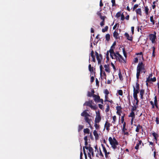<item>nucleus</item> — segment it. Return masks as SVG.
Segmentation results:
<instances>
[{
    "instance_id": "58836bf2",
    "label": "nucleus",
    "mask_w": 159,
    "mask_h": 159,
    "mask_svg": "<svg viewBox=\"0 0 159 159\" xmlns=\"http://www.w3.org/2000/svg\"><path fill=\"white\" fill-rule=\"evenodd\" d=\"M98 123H95V122L94 126L96 129H99V125L97 124Z\"/></svg>"
},
{
    "instance_id": "6ab92c4d",
    "label": "nucleus",
    "mask_w": 159,
    "mask_h": 159,
    "mask_svg": "<svg viewBox=\"0 0 159 159\" xmlns=\"http://www.w3.org/2000/svg\"><path fill=\"white\" fill-rule=\"evenodd\" d=\"M136 14L139 15L140 16H142V11L140 8H138L135 10Z\"/></svg>"
},
{
    "instance_id": "0eeeda50",
    "label": "nucleus",
    "mask_w": 159,
    "mask_h": 159,
    "mask_svg": "<svg viewBox=\"0 0 159 159\" xmlns=\"http://www.w3.org/2000/svg\"><path fill=\"white\" fill-rule=\"evenodd\" d=\"M101 117L100 113L97 114L96 118H95L94 122L95 123H99L101 120Z\"/></svg>"
},
{
    "instance_id": "6e6552de",
    "label": "nucleus",
    "mask_w": 159,
    "mask_h": 159,
    "mask_svg": "<svg viewBox=\"0 0 159 159\" xmlns=\"http://www.w3.org/2000/svg\"><path fill=\"white\" fill-rule=\"evenodd\" d=\"M102 146V147L103 148V151L105 153V157L107 158L108 157V155L110 154V152H107L106 149V148L102 144H101Z\"/></svg>"
},
{
    "instance_id": "412c9836",
    "label": "nucleus",
    "mask_w": 159,
    "mask_h": 159,
    "mask_svg": "<svg viewBox=\"0 0 159 159\" xmlns=\"http://www.w3.org/2000/svg\"><path fill=\"white\" fill-rule=\"evenodd\" d=\"M110 53V54L111 55V54H114V55L115 57H116V58L117 57V56L116 55V54L114 53V50L112 48H111L110 49V50L108 51Z\"/></svg>"
},
{
    "instance_id": "9b49d317",
    "label": "nucleus",
    "mask_w": 159,
    "mask_h": 159,
    "mask_svg": "<svg viewBox=\"0 0 159 159\" xmlns=\"http://www.w3.org/2000/svg\"><path fill=\"white\" fill-rule=\"evenodd\" d=\"M110 123H109L107 120L106 122L104 125V127L108 132L110 130Z\"/></svg>"
},
{
    "instance_id": "603ef678",
    "label": "nucleus",
    "mask_w": 159,
    "mask_h": 159,
    "mask_svg": "<svg viewBox=\"0 0 159 159\" xmlns=\"http://www.w3.org/2000/svg\"><path fill=\"white\" fill-rule=\"evenodd\" d=\"M153 48V51H152V56L153 57L155 56V48L154 47H152Z\"/></svg>"
},
{
    "instance_id": "bb28decb",
    "label": "nucleus",
    "mask_w": 159,
    "mask_h": 159,
    "mask_svg": "<svg viewBox=\"0 0 159 159\" xmlns=\"http://www.w3.org/2000/svg\"><path fill=\"white\" fill-rule=\"evenodd\" d=\"M118 75H119V77L120 79V80L121 81L123 80V78L122 76V74H121V72H120V70H119V72L118 73Z\"/></svg>"
},
{
    "instance_id": "338daca9",
    "label": "nucleus",
    "mask_w": 159,
    "mask_h": 159,
    "mask_svg": "<svg viewBox=\"0 0 159 159\" xmlns=\"http://www.w3.org/2000/svg\"><path fill=\"white\" fill-rule=\"evenodd\" d=\"M134 27L133 26H132L131 27V30L132 33V34H134Z\"/></svg>"
},
{
    "instance_id": "393cba45",
    "label": "nucleus",
    "mask_w": 159,
    "mask_h": 159,
    "mask_svg": "<svg viewBox=\"0 0 159 159\" xmlns=\"http://www.w3.org/2000/svg\"><path fill=\"white\" fill-rule=\"evenodd\" d=\"M118 33L116 31H115L113 34L114 37L116 39H117L118 38Z\"/></svg>"
},
{
    "instance_id": "2f4dec72",
    "label": "nucleus",
    "mask_w": 159,
    "mask_h": 159,
    "mask_svg": "<svg viewBox=\"0 0 159 159\" xmlns=\"http://www.w3.org/2000/svg\"><path fill=\"white\" fill-rule=\"evenodd\" d=\"M108 28V27L107 26H106L104 28L102 29V32L104 33L107 31Z\"/></svg>"
},
{
    "instance_id": "69168bd1",
    "label": "nucleus",
    "mask_w": 159,
    "mask_h": 159,
    "mask_svg": "<svg viewBox=\"0 0 159 159\" xmlns=\"http://www.w3.org/2000/svg\"><path fill=\"white\" fill-rule=\"evenodd\" d=\"M98 107L100 109H102L103 108V106L101 104H99Z\"/></svg>"
},
{
    "instance_id": "774afa93",
    "label": "nucleus",
    "mask_w": 159,
    "mask_h": 159,
    "mask_svg": "<svg viewBox=\"0 0 159 159\" xmlns=\"http://www.w3.org/2000/svg\"><path fill=\"white\" fill-rule=\"evenodd\" d=\"M150 79H151V78H150L149 77H148V78H147L146 82H149L151 81Z\"/></svg>"
},
{
    "instance_id": "dca6fc26",
    "label": "nucleus",
    "mask_w": 159,
    "mask_h": 159,
    "mask_svg": "<svg viewBox=\"0 0 159 159\" xmlns=\"http://www.w3.org/2000/svg\"><path fill=\"white\" fill-rule=\"evenodd\" d=\"M93 134L95 136V138L96 140H98L99 138V135L97 133V131L96 130H94L93 132Z\"/></svg>"
},
{
    "instance_id": "49530a36",
    "label": "nucleus",
    "mask_w": 159,
    "mask_h": 159,
    "mask_svg": "<svg viewBox=\"0 0 159 159\" xmlns=\"http://www.w3.org/2000/svg\"><path fill=\"white\" fill-rule=\"evenodd\" d=\"M138 6H139V5L138 4H135L134 5V7H133V8H132L133 9V11H134L135 10V9L137 7H138Z\"/></svg>"
},
{
    "instance_id": "ea45409f",
    "label": "nucleus",
    "mask_w": 159,
    "mask_h": 159,
    "mask_svg": "<svg viewBox=\"0 0 159 159\" xmlns=\"http://www.w3.org/2000/svg\"><path fill=\"white\" fill-rule=\"evenodd\" d=\"M103 69L102 66V65H100V75H102V71H103Z\"/></svg>"
},
{
    "instance_id": "f704fd0d",
    "label": "nucleus",
    "mask_w": 159,
    "mask_h": 159,
    "mask_svg": "<svg viewBox=\"0 0 159 159\" xmlns=\"http://www.w3.org/2000/svg\"><path fill=\"white\" fill-rule=\"evenodd\" d=\"M122 49V51H123V52L124 55V57L125 58H126L127 57V54H126V52L125 51V48H123Z\"/></svg>"
},
{
    "instance_id": "cd10ccee",
    "label": "nucleus",
    "mask_w": 159,
    "mask_h": 159,
    "mask_svg": "<svg viewBox=\"0 0 159 159\" xmlns=\"http://www.w3.org/2000/svg\"><path fill=\"white\" fill-rule=\"evenodd\" d=\"M144 11L146 14V15H148V14L149 9L148 6L145 7Z\"/></svg>"
},
{
    "instance_id": "72a5a7b5",
    "label": "nucleus",
    "mask_w": 159,
    "mask_h": 159,
    "mask_svg": "<svg viewBox=\"0 0 159 159\" xmlns=\"http://www.w3.org/2000/svg\"><path fill=\"white\" fill-rule=\"evenodd\" d=\"M107 104V108L105 110V111L106 112H108L110 109V107L108 103H106Z\"/></svg>"
},
{
    "instance_id": "39448f33",
    "label": "nucleus",
    "mask_w": 159,
    "mask_h": 159,
    "mask_svg": "<svg viewBox=\"0 0 159 159\" xmlns=\"http://www.w3.org/2000/svg\"><path fill=\"white\" fill-rule=\"evenodd\" d=\"M156 33L154 31V34H150L149 35L150 40L152 41V43H155V39H156Z\"/></svg>"
},
{
    "instance_id": "680f3d73",
    "label": "nucleus",
    "mask_w": 159,
    "mask_h": 159,
    "mask_svg": "<svg viewBox=\"0 0 159 159\" xmlns=\"http://www.w3.org/2000/svg\"><path fill=\"white\" fill-rule=\"evenodd\" d=\"M156 122L157 124H158L159 123V119L158 117H157L156 118Z\"/></svg>"
},
{
    "instance_id": "aec40b11",
    "label": "nucleus",
    "mask_w": 159,
    "mask_h": 159,
    "mask_svg": "<svg viewBox=\"0 0 159 159\" xmlns=\"http://www.w3.org/2000/svg\"><path fill=\"white\" fill-rule=\"evenodd\" d=\"M116 110H117L116 112H119L121 113L122 112V108L121 106H117L116 107Z\"/></svg>"
},
{
    "instance_id": "f8f14e48",
    "label": "nucleus",
    "mask_w": 159,
    "mask_h": 159,
    "mask_svg": "<svg viewBox=\"0 0 159 159\" xmlns=\"http://www.w3.org/2000/svg\"><path fill=\"white\" fill-rule=\"evenodd\" d=\"M87 110H85L81 113V116L84 117V118L87 116H90V117L91 116L87 112Z\"/></svg>"
},
{
    "instance_id": "f3484780",
    "label": "nucleus",
    "mask_w": 159,
    "mask_h": 159,
    "mask_svg": "<svg viewBox=\"0 0 159 159\" xmlns=\"http://www.w3.org/2000/svg\"><path fill=\"white\" fill-rule=\"evenodd\" d=\"M144 90L143 89H141L140 91V98L141 99H143V95L144 94Z\"/></svg>"
},
{
    "instance_id": "c9c22d12",
    "label": "nucleus",
    "mask_w": 159,
    "mask_h": 159,
    "mask_svg": "<svg viewBox=\"0 0 159 159\" xmlns=\"http://www.w3.org/2000/svg\"><path fill=\"white\" fill-rule=\"evenodd\" d=\"M106 38L107 41H109L110 39V35L109 34H107L106 35Z\"/></svg>"
},
{
    "instance_id": "7c9ffc66",
    "label": "nucleus",
    "mask_w": 159,
    "mask_h": 159,
    "mask_svg": "<svg viewBox=\"0 0 159 159\" xmlns=\"http://www.w3.org/2000/svg\"><path fill=\"white\" fill-rule=\"evenodd\" d=\"M91 103H90L88 101L86 102L84 104V105H83L84 106H89V107H90V106H91Z\"/></svg>"
},
{
    "instance_id": "c03bdc74",
    "label": "nucleus",
    "mask_w": 159,
    "mask_h": 159,
    "mask_svg": "<svg viewBox=\"0 0 159 159\" xmlns=\"http://www.w3.org/2000/svg\"><path fill=\"white\" fill-rule=\"evenodd\" d=\"M111 2L112 3V7L116 6V4L115 0H111Z\"/></svg>"
},
{
    "instance_id": "79ce46f5",
    "label": "nucleus",
    "mask_w": 159,
    "mask_h": 159,
    "mask_svg": "<svg viewBox=\"0 0 159 159\" xmlns=\"http://www.w3.org/2000/svg\"><path fill=\"white\" fill-rule=\"evenodd\" d=\"M150 20L151 22H152V24L153 25H154L155 24V21H154V20H153V16H150Z\"/></svg>"
},
{
    "instance_id": "ddd939ff",
    "label": "nucleus",
    "mask_w": 159,
    "mask_h": 159,
    "mask_svg": "<svg viewBox=\"0 0 159 159\" xmlns=\"http://www.w3.org/2000/svg\"><path fill=\"white\" fill-rule=\"evenodd\" d=\"M124 36H125L127 39L130 41H132L133 40V37L132 36H129L128 33H125L124 34Z\"/></svg>"
},
{
    "instance_id": "20e7f679",
    "label": "nucleus",
    "mask_w": 159,
    "mask_h": 159,
    "mask_svg": "<svg viewBox=\"0 0 159 159\" xmlns=\"http://www.w3.org/2000/svg\"><path fill=\"white\" fill-rule=\"evenodd\" d=\"M151 105H152V108H154L155 107L157 109L158 108V102L157 96H155L154 97V102L152 101L150 102Z\"/></svg>"
},
{
    "instance_id": "a211bd4d",
    "label": "nucleus",
    "mask_w": 159,
    "mask_h": 159,
    "mask_svg": "<svg viewBox=\"0 0 159 159\" xmlns=\"http://www.w3.org/2000/svg\"><path fill=\"white\" fill-rule=\"evenodd\" d=\"M152 136L154 137V139L156 141V143H157V138L158 137V134L157 133L154 132L152 133Z\"/></svg>"
},
{
    "instance_id": "4d7b16f0",
    "label": "nucleus",
    "mask_w": 159,
    "mask_h": 159,
    "mask_svg": "<svg viewBox=\"0 0 159 159\" xmlns=\"http://www.w3.org/2000/svg\"><path fill=\"white\" fill-rule=\"evenodd\" d=\"M94 80V78L93 76H91L90 79V82L91 83H93Z\"/></svg>"
},
{
    "instance_id": "a19ab883",
    "label": "nucleus",
    "mask_w": 159,
    "mask_h": 159,
    "mask_svg": "<svg viewBox=\"0 0 159 159\" xmlns=\"http://www.w3.org/2000/svg\"><path fill=\"white\" fill-rule=\"evenodd\" d=\"M96 58L97 60H101L102 59V55L101 54H99V56L98 57H96Z\"/></svg>"
},
{
    "instance_id": "4be33fe9",
    "label": "nucleus",
    "mask_w": 159,
    "mask_h": 159,
    "mask_svg": "<svg viewBox=\"0 0 159 159\" xmlns=\"http://www.w3.org/2000/svg\"><path fill=\"white\" fill-rule=\"evenodd\" d=\"M139 143H137L135 147V149L136 150H138L139 149V145L141 144L142 142V141L141 140H139Z\"/></svg>"
},
{
    "instance_id": "2eb2a0df",
    "label": "nucleus",
    "mask_w": 159,
    "mask_h": 159,
    "mask_svg": "<svg viewBox=\"0 0 159 159\" xmlns=\"http://www.w3.org/2000/svg\"><path fill=\"white\" fill-rule=\"evenodd\" d=\"M140 129H142V131H143L142 126L140 125L139 124L137 126V127L135 129L136 132H139V130Z\"/></svg>"
},
{
    "instance_id": "4c0bfd02",
    "label": "nucleus",
    "mask_w": 159,
    "mask_h": 159,
    "mask_svg": "<svg viewBox=\"0 0 159 159\" xmlns=\"http://www.w3.org/2000/svg\"><path fill=\"white\" fill-rule=\"evenodd\" d=\"M116 116H114L112 117L113 121H112V123L115 124V123L116 120Z\"/></svg>"
},
{
    "instance_id": "c85d7f7f",
    "label": "nucleus",
    "mask_w": 159,
    "mask_h": 159,
    "mask_svg": "<svg viewBox=\"0 0 159 159\" xmlns=\"http://www.w3.org/2000/svg\"><path fill=\"white\" fill-rule=\"evenodd\" d=\"M84 132L85 134H89L90 132V130L88 128L84 129Z\"/></svg>"
},
{
    "instance_id": "e2e57ef3",
    "label": "nucleus",
    "mask_w": 159,
    "mask_h": 159,
    "mask_svg": "<svg viewBox=\"0 0 159 159\" xmlns=\"http://www.w3.org/2000/svg\"><path fill=\"white\" fill-rule=\"evenodd\" d=\"M105 21H102L100 23V25L101 26H102L104 25Z\"/></svg>"
},
{
    "instance_id": "8fccbe9b",
    "label": "nucleus",
    "mask_w": 159,
    "mask_h": 159,
    "mask_svg": "<svg viewBox=\"0 0 159 159\" xmlns=\"http://www.w3.org/2000/svg\"><path fill=\"white\" fill-rule=\"evenodd\" d=\"M91 57L92 58V61L95 62H96V59H95V56L94 55H91Z\"/></svg>"
},
{
    "instance_id": "37998d69",
    "label": "nucleus",
    "mask_w": 159,
    "mask_h": 159,
    "mask_svg": "<svg viewBox=\"0 0 159 159\" xmlns=\"http://www.w3.org/2000/svg\"><path fill=\"white\" fill-rule=\"evenodd\" d=\"M121 12H118L116 15V17L117 18L119 17L121 15Z\"/></svg>"
},
{
    "instance_id": "052dcab7",
    "label": "nucleus",
    "mask_w": 159,
    "mask_h": 159,
    "mask_svg": "<svg viewBox=\"0 0 159 159\" xmlns=\"http://www.w3.org/2000/svg\"><path fill=\"white\" fill-rule=\"evenodd\" d=\"M105 16H101L100 17V19L102 20V21H105V19L106 18Z\"/></svg>"
},
{
    "instance_id": "09e8293b",
    "label": "nucleus",
    "mask_w": 159,
    "mask_h": 159,
    "mask_svg": "<svg viewBox=\"0 0 159 159\" xmlns=\"http://www.w3.org/2000/svg\"><path fill=\"white\" fill-rule=\"evenodd\" d=\"M87 96L89 97H91L92 96L93 97V94H92V93L91 92L89 91L88 92Z\"/></svg>"
},
{
    "instance_id": "f03ea898",
    "label": "nucleus",
    "mask_w": 159,
    "mask_h": 159,
    "mask_svg": "<svg viewBox=\"0 0 159 159\" xmlns=\"http://www.w3.org/2000/svg\"><path fill=\"white\" fill-rule=\"evenodd\" d=\"M108 141L114 150H115L116 149H119L120 146L117 147V146L119 145V143L115 137L112 138L111 137H109L108 138Z\"/></svg>"
},
{
    "instance_id": "6e6d98bb",
    "label": "nucleus",
    "mask_w": 159,
    "mask_h": 159,
    "mask_svg": "<svg viewBox=\"0 0 159 159\" xmlns=\"http://www.w3.org/2000/svg\"><path fill=\"white\" fill-rule=\"evenodd\" d=\"M104 93L106 94L105 95L107 96V95L109 94V92L107 89H106L104 91Z\"/></svg>"
},
{
    "instance_id": "7ed1b4c3",
    "label": "nucleus",
    "mask_w": 159,
    "mask_h": 159,
    "mask_svg": "<svg viewBox=\"0 0 159 159\" xmlns=\"http://www.w3.org/2000/svg\"><path fill=\"white\" fill-rule=\"evenodd\" d=\"M139 84L138 82L136 83V87L133 86V97H138L137 94L139 93Z\"/></svg>"
},
{
    "instance_id": "a18cd8bd",
    "label": "nucleus",
    "mask_w": 159,
    "mask_h": 159,
    "mask_svg": "<svg viewBox=\"0 0 159 159\" xmlns=\"http://www.w3.org/2000/svg\"><path fill=\"white\" fill-rule=\"evenodd\" d=\"M118 94L120 96H122L123 95V91L121 89L119 90L118 91Z\"/></svg>"
},
{
    "instance_id": "13d9d810",
    "label": "nucleus",
    "mask_w": 159,
    "mask_h": 159,
    "mask_svg": "<svg viewBox=\"0 0 159 159\" xmlns=\"http://www.w3.org/2000/svg\"><path fill=\"white\" fill-rule=\"evenodd\" d=\"M111 66H112L114 71H115L116 70V67H115V65L112 62L111 63Z\"/></svg>"
},
{
    "instance_id": "1a4fd4ad",
    "label": "nucleus",
    "mask_w": 159,
    "mask_h": 159,
    "mask_svg": "<svg viewBox=\"0 0 159 159\" xmlns=\"http://www.w3.org/2000/svg\"><path fill=\"white\" fill-rule=\"evenodd\" d=\"M89 116H87L85 117L84 118V119L85 122L86 123H88L89 124V126L90 127H91V122L92 121V120L91 119L89 118Z\"/></svg>"
},
{
    "instance_id": "864d4df0",
    "label": "nucleus",
    "mask_w": 159,
    "mask_h": 159,
    "mask_svg": "<svg viewBox=\"0 0 159 159\" xmlns=\"http://www.w3.org/2000/svg\"><path fill=\"white\" fill-rule=\"evenodd\" d=\"M151 81H152L153 82H155L156 80V79L155 77H154L153 78H151Z\"/></svg>"
},
{
    "instance_id": "b1692460",
    "label": "nucleus",
    "mask_w": 159,
    "mask_h": 159,
    "mask_svg": "<svg viewBox=\"0 0 159 159\" xmlns=\"http://www.w3.org/2000/svg\"><path fill=\"white\" fill-rule=\"evenodd\" d=\"M89 69L91 74L93 72V68L92 67L91 64H89Z\"/></svg>"
},
{
    "instance_id": "0e129e2a",
    "label": "nucleus",
    "mask_w": 159,
    "mask_h": 159,
    "mask_svg": "<svg viewBox=\"0 0 159 159\" xmlns=\"http://www.w3.org/2000/svg\"><path fill=\"white\" fill-rule=\"evenodd\" d=\"M124 117L123 116H121V120L122 123H123L124 122Z\"/></svg>"
},
{
    "instance_id": "a878e982",
    "label": "nucleus",
    "mask_w": 159,
    "mask_h": 159,
    "mask_svg": "<svg viewBox=\"0 0 159 159\" xmlns=\"http://www.w3.org/2000/svg\"><path fill=\"white\" fill-rule=\"evenodd\" d=\"M129 117H131L132 118H134L135 116L134 112L131 111L130 115H129Z\"/></svg>"
},
{
    "instance_id": "473e14b6",
    "label": "nucleus",
    "mask_w": 159,
    "mask_h": 159,
    "mask_svg": "<svg viewBox=\"0 0 159 159\" xmlns=\"http://www.w3.org/2000/svg\"><path fill=\"white\" fill-rule=\"evenodd\" d=\"M90 107L91 108V109L94 110H96L98 108L95 105H92V104H91Z\"/></svg>"
},
{
    "instance_id": "423d86ee",
    "label": "nucleus",
    "mask_w": 159,
    "mask_h": 159,
    "mask_svg": "<svg viewBox=\"0 0 159 159\" xmlns=\"http://www.w3.org/2000/svg\"><path fill=\"white\" fill-rule=\"evenodd\" d=\"M89 146L87 147L86 146H85L83 147V148H84V149L86 148L87 150H88L89 152L88 153V157L90 158V159H92V158L91 157V153L93 151V148L90 146V145H89Z\"/></svg>"
},
{
    "instance_id": "5701e85b",
    "label": "nucleus",
    "mask_w": 159,
    "mask_h": 159,
    "mask_svg": "<svg viewBox=\"0 0 159 159\" xmlns=\"http://www.w3.org/2000/svg\"><path fill=\"white\" fill-rule=\"evenodd\" d=\"M104 67L105 68V70L107 72L109 73L110 72V69L109 68V65H104Z\"/></svg>"
},
{
    "instance_id": "de8ad7c7",
    "label": "nucleus",
    "mask_w": 159,
    "mask_h": 159,
    "mask_svg": "<svg viewBox=\"0 0 159 159\" xmlns=\"http://www.w3.org/2000/svg\"><path fill=\"white\" fill-rule=\"evenodd\" d=\"M83 151L84 154V156H85V159H87V157L86 153V152L85 150V149H84V148H83Z\"/></svg>"
},
{
    "instance_id": "4468645a",
    "label": "nucleus",
    "mask_w": 159,
    "mask_h": 159,
    "mask_svg": "<svg viewBox=\"0 0 159 159\" xmlns=\"http://www.w3.org/2000/svg\"><path fill=\"white\" fill-rule=\"evenodd\" d=\"M93 97L94 98V100L95 102H98L100 100V97L98 95H97L95 94H94Z\"/></svg>"
},
{
    "instance_id": "bf43d9fd",
    "label": "nucleus",
    "mask_w": 159,
    "mask_h": 159,
    "mask_svg": "<svg viewBox=\"0 0 159 159\" xmlns=\"http://www.w3.org/2000/svg\"><path fill=\"white\" fill-rule=\"evenodd\" d=\"M99 155L101 156L102 157H104V155H103V154L102 153V152L100 149H99Z\"/></svg>"
},
{
    "instance_id": "c756f323",
    "label": "nucleus",
    "mask_w": 159,
    "mask_h": 159,
    "mask_svg": "<svg viewBox=\"0 0 159 159\" xmlns=\"http://www.w3.org/2000/svg\"><path fill=\"white\" fill-rule=\"evenodd\" d=\"M138 107V106L135 105H134V106H133L131 110V111H136Z\"/></svg>"
},
{
    "instance_id": "3c124183",
    "label": "nucleus",
    "mask_w": 159,
    "mask_h": 159,
    "mask_svg": "<svg viewBox=\"0 0 159 159\" xmlns=\"http://www.w3.org/2000/svg\"><path fill=\"white\" fill-rule=\"evenodd\" d=\"M121 20L123 21L125 19V16L123 14V13L121 14Z\"/></svg>"
},
{
    "instance_id": "e433bc0d",
    "label": "nucleus",
    "mask_w": 159,
    "mask_h": 159,
    "mask_svg": "<svg viewBox=\"0 0 159 159\" xmlns=\"http://www.w3.org/2000/svg\"><path fill=\"white\" fill-rule=\"evenodd\" d=\"M84 128V126L83 125H79L78 127V131L79 132L80 131Z\"/></svg>"
},
{
    "instance_id": "f257e3e1",
    "label": "nucleus",
    "mask_w": 159,
    "mask_h": 159,
    "mask_svg": "<svg viewBox=\"0 0 159 159\" xmlns=\"http://www.w3.org/2000/svg\"><path fill=\"white\" fill-rule=\"evenodd\" d=\"M145 68V64L143 61L139 62L138 63L137 68L136 78L137 81L138 82V80L140 74L142 73V70H144Z\"/></svg>"
},
{
    "instance_id": "5fc2aeb1",
    "label": "nucleus",
    "mask_w": 159,
    "mask_h": 159,
    "mask_svg": "<svg viewBox=\"0 0 159 159\" xmlns=\"http://www.w3.org/2000/svg\"><path fill=\"white\" fill-rule=\"evenodd\" d=\"M139 59L137 57H136L134 58V63H137L138 62Z\"/></svg>"
},
{
    "instance_id": "9d476101",
    "label": "nucleus",
    "mask_w": 159,
    "mask_h": 159,
    "mask_svg": "<svg viewBox=\"0 0 159 159\" xmlns=\"http://www.w3.org/2000/svg\"><path fill=\"white\" fill-rule=\"evenodd\" d=\"M115 54H116V55L117 56V55L119 57H118V58L119 59V61L120 62H121L122 61H121L120 59H121L122 60H123L125 62H126V61L125 60L124 58H123V57H122V56L120 55L119 52H116V53H115Z\"/></svg>"
}]
</instances>
